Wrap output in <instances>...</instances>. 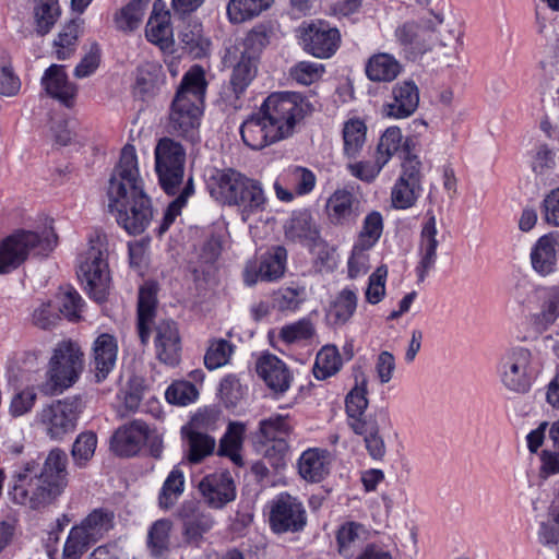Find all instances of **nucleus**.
<instances>
[{"label": "nucleus", "mask_w": 559, "mask_h": 559, "mask_svg": "<svg viewBox=\"0 0 559 559\" xmlns=\"http://www.w3.org/2000/svg\"><path fill=\"white\" fill-rule=\"evenodd\" d=\"M108 207L130 235L142 234L153 219L151 199L144 192L133 145L121 150L107 188Z\"/></svg>", "instance_id": "obj_1"}, {"label": "nucleus", "mask_w": 559, "mask_h": 559, "mask_svg": "<svg viewBox=\"0 0 559 559\" xmlns=\"http://www.w3.org/2000/svg\"><path fill=\"white\" fill-rule=\"evenodd\" d=\"M206 87L205 71L201 66H192L183 74L169 115V128L173 133L194 141Z\"/></svg>", "instance_id": "obj_2"}, {"label": "nucleus", "mask_w": 559, "mask_h": 559, "mask_svg": "<svg viewBox=\"0 0 559 559\" xmlns=\"http://www.w3.org/2000/svg\"><path fill=\"white\" fill-rule=\"evenodd\" d=\"M213 180L215 187L212 188V194L228 205L237 206L242 221L265 210L266 197L258 180L234 169L217 171Z\"/></svg>", "instance_id": "obj_3"}, {"label": "nucleus", "mask_w": 559, "mask_h": 559, "mask_svg": "<svg viewBox=\"0 0 559 559\" xmlns=\"http://www.w3.org/2000/svg\"><path fill=\"white\" fill-rule=\"evenodd\" d=\"M58 243V237L51 227L40 233L19 230L0 242V274H7L19 267L29 254L48 255Z\"/></svg>", "instance_id": "obj_4"}, {"label": "nucleus", "mask_w": 559, "mask_h": 559, "mask_svg": "<svg viewBox=\"0 0 559 559\" xmlns=\"http://www.w3.org/2000/svg\"><path fill=\"white\" fill-rule=\"evenodd\" d=\"M259 110L278 135L285 140L293 135L296 126L313 108L300 94L278 92L267 96Z\"/></svg>", "instance_id": "obj_5"}, {"label": "nucleus", "mask_w": 559, "mask_h": 559, "mask_svg": "<svg viewBox=\"0 0 559 559\" xmlns=\"http://www.w3.org/2000/svg\"><path fill=\"white\" fill-rule=\"evenodd\" d=\"M83 367L80 346L71 341L59 343L49 360L47 381L41 385V392L46 395L62 393L79 380Z\"/></svg>", "instance_id": "obj_6"}, {"label": "nucleus", "mask_w": 559, "mask_h": 559, "mask_svg": "<svg viewBox=\"0 0 559 559\" xmlns=\"http://www.w3.org/2000/svg\"><path fill=\"white\" fill-rule=\"evenodd\" d=\"M78 276L95 301L103 302L106 299L110 276L104 235H96L90 239L88 249L80 258Z\"/></svg>", "instance_id": "obj_7"}, {"label": "nucleus", "mask_w": 559, "mask_h": 559, "mask_svg": "<svg viewBox=\"0 0 559 559\" xmlns=\"http://www.w3.org/2000/svg\"><path fill=\"white\" fill-rule=\"evenodd\" d=\"M418 21H405L394 31L396 44L405 58L415 60L430 51L438 43L437 27L443 23L441 14H431Z\"/></svg>", "instance_id": "obj_8"}, {"label": "nucleus", "mask_w": 559, "mask_h": 559, "mask_svg": "<svg viewBox=\"0 0 559 559\" xmlns=\"http://www.w3.org/2000/svg\"><path fill=\"white\" fill-rule=\"evenodd\" d=\"M33 471L34 465L27 463L24 471L15 476L10 496L15 503L37 510L50 504L61 495V485H51L37 474L33 476Z\"/></svg>", "instance_id": "obj_9"}, {"label": "nucleus", "mask_w": 559, "mask_h": 559, "mask_svg": "<svg viewBox=\"0 0 559 559\" xmlns=\"http://www.w3.org/2000/svg\"><path fill=\"white\" fill-rule=\"evenodd\" d=\"M186 152L171 139H160L155 147V168L163 190L174 195L183 180Z\"/></svg>", "instance_id": "obj_10"}, {"label": "nucleus", "mask_w": 559, "mask_h": 559, "mask_svg": "<svg viewBox=\"0 0 559 559\" xmlns=\"http://www.w3.org/2000/svg\"><path fill=\"white\" fill-rule=\"evenodd\" d=\"M84 407L80 396H68L43 407L38 413L40 424L51 439H62L74 431Z\"/></svg>", "instance_id": "obj_11"}, {"label": "nucleus", "mask_w": 559, "mask_h": 559, "mask_svg": "<svg viewBox=\"0 0 559 559\" xmlns=\"http://www.w3.org/2000/svg\"><path fill=\"white\" fill-rule=\"evenodd\" d=\"M500 372L501 381L508 390L515 393L527 392L534 372L532 352L523 346L508 348L500 359Z\"/></svg>", "instance_id": "obj_12"}, {"label": "nucleus", "mask_w": 559, "mask_h": 559, "mask_svg": "<svg viewBox=\"0 0 559 559\" xmlns=\"http://www.w3.org/2000/svg\"><path fill=\"white\" fill-rule=\"evenodd\" d=\"M269 522L277 534L300 532L307 524L306 510L297 498L281 493L271 503Z\"/></svg>", "instance_id": "obj_13"}, {"label": "nucleus", "mask_w": 559, "mask_h": 559, "mask_svg": "<svg viewBox=\"0 0 559 559\" xmlns=\"http://www.w3.org/2000/svg\"><path fill=\"white\" fill-rule=\"evenodd\" d=\"M305 50L317 58H330L337 50L341 34L325 21L310 23L302 33Z\"/></svg>", "instance_id": "obj_14"}, {"label": "nucleus", "mask_w": 559, "mask_h": 559, "mask_svg": "<svg viewBox=\"0 0 559 559\" xmlns=\"http://www.w3.org/2000/svg\"><path fill=\"white\" fill-rule=\"evenodd\" d=\"M437 219L432 210L426 212L421 224L418 240L419 261L416 266L417 282L423 283L431 270L435 269L438 254L439 240L437 239Z\"/></svg>", "instance_id": "obj_15"}, {"label": "nucleus", "mask_w": 559, "mask_h": 559, "mask_svg": "<svg viewBox=\"0 0 559 559\" xmlns=\"http://www.w3.org/2000/svg\"><path fill=\"white\" fill-rule=\"evenodd\" d=\"M156 358L164 365L175 367L181 359V336L177 322L159 320L154 328Z\"/></svg>", "instance_id": "obj_16"}, {"label": "nucleus", "mask_w": 559, "mask_h": 559, "mask_svg": "<svg viewBox=\"0 0 559 559\" xmlns=\"http://www.w3.org/2000/svg\"><path fill=\"white\" fill-rule=\"evenodd\" d=\"M287 260V251L284 247L277 246L265 253L260 264L248 262L243 270V282L253 286L259 280L272 282L284 275Z\"/></svg>", "instance_id": "obj_17"}, {"label": "nucleus", "mask_w": 559, "mask_h": 559, "mask_svg": "<svg viewBox=\"0 0 559 559\" xmlns=\"http://www.w3.org/2000/svg\"><path fill=\"white\" fill-rule=\"evenodd\" d=\"M259 432L265 441L272 442L265 450V457L274 460V465H280L289 449L285 439L292 432L287 416L276 414L262 419Z\"/></svg>", "instance_id": "obj_18"}, {"label": "nucleus", "mask_w": 559, "mask_h": 559, "mask_svg": "<svg viewBox=\"0 0 559 559\" xmlns=\"http://www.w3.org/2000/svg\"><path fill=\"white\" fill-rule=\"evenodd\" d=\"M198 488L205 502L214 509H221L236 498L235 481L226 471L204 476Z\"/></svg>", "instance_id": "obj_19"}, {"label": "nucleus", "mask_w": 559, "mask_h": 559, "mask_svg": "<svg viewBox=\"0 0 559 559\" xmlns=\"http://www.w3.org/2000/svg\"><path fill=\"white\" fill-rule=\"evenodd\" d=\"M255 370L275 394H284L290 388L293 374L286 364L275 355H262L255 364Z\"/></svg>", "instance_id": "obj_20"}, {"label": "nucleus", "mask_w": 559, "mask_h": 559, "mask_svg": "<svg viewBox=\"0 0 559 559\" xmlns=\"http://www.w3.org/2000/svg\"><path fill=\"white\" fill-rule=\"evenodd\" d=\"M148 438V426L142 420H133L116 430L110 440V449L119 456H132Z\"/></svg>", "instance_id": "obj_21"}, {"label": "nucleus", "mask_w": 559, "mask_h": 559, "mask_svg": "<svg viewBox=\"0 0 559 559\" xmlns=\"http://www.w3.org/2000/svg\"><path fill=\"white\" fill-rule=\"evenodd\" d=\"M419 105V90L412 80L396 83L392 88V100L383 107L385 116L404 119L412 116Z\"/></svg>", "instance_id": "obj_22"}, {"label": "nucleus", "mask_w": 559, "mask_h": 559, "mask_svg": "<svg viewBox=\"0 0 559 559\" xmlns=\"http://www.w3.org/2000/svg\"><path fill=\"white\" fill-rule=\"evenodd\" d=\"M240 134L243 143L252 150H261L283 140L260 110L242 122Z\"/></svg>", "instance_id": "obj_23"}, {"label": "nucleus", "mask_w": 559, "mask_h": 559, "mask_svg": "<svg viewBox=\"0 0 559 559\" xmlns=\"http://www.w3.org/2000/svg\"><path fill=\"white\" fill-rule=\"evenodd\" d=\"M359 201L346 189H337L328 199L325 212L331 224L343 226L354 222L358 216Z\"/></svg>", "instance_id": "obj_24"}, {"label": "nucleus", "mask_w": 559, "mask_h": 559, "mask_svg": "<svg viewBox=\"0 0 559 559\" xmlns=\"http://www.w3.org/2000/svg\"><path fill=\"white\" fill-rule=\"evenodd\" d=\"M41 84L52 98L58 99L67 107L73 105L78 93L75 84L68 80L63 66L52 64L44 73Z\"/></svg>", "instance_id": "obj_25"}, {"label": "nucleus", "mask_w": 559, "mask_h": 559, "mask_svg": "<svg viewBox=\"0 0 559 559\" xmlns=\"http://www.w3.org/2000/svg\"><path fill=\"white\" fill-rule=\"evenodd\" d=\"M559 258V233H550L540 237L531 252L533 269L545 276L556 270Z\"/></svg>", "instance_id": "obj_26"}, {"label": "nucleus", "mask_w": 559, "mask_h": 559, "mask_svg": "<svg viewBox=\"0 0 559 559\" xmlns=\"http://www.w3.org/2000/svg\"><path fill=\"white\" fill-rule=\"evenodd\" d=\"M94 368L97 382L105 380L114 369L117 360L118 346L114 336L99 335L94 343Z\"/></svg>", "instance_id": "obj_27"}, {"label": "nucleus", "mask_w": 559, "mask_h": 559, "mask_svg": "<svg viewBox=\"0 0 559 559\" xmlns=\"http://www.w3.org/2000/svg\"><path fill=\"white\" fill-rule=\"evenodd\" d=\"M285 236L294 242L314 245L320 237L318 226L308 211L294 213L285 225Z\"/></svg>", "instance_id": "obj_28"}, {"label": "nucleus", "mask_w": 559, "mask_h": 559, "mask_svg": "<svg viewBox=\"0 0 559 559\" xmlns=\"http://www.w3.org/2000/svg\"><path fill=\"white\" fill-rule=\"evenodd\" d=\"M173 35L169 11L158 8V4L154 3L145 27L147 40L165 49L173 44Z\"/></svg>", "instance_id": "obj_29"}, {"label": "nucleus", "mask_w": 559, "mask_h": 559, "mask_svg": "<svg viewBox=\"0 0 559 559\" xmlns=\"http://www.w3.org/2000/svg\"><path fill=\"white\" fill-rule=\"evenodd\" d=\"M298 471L307 481H321L329 474V452L318 448L306 450L299 457Z\"/></svg>", "instance_id": "obj_30"}, {"label": "nucleus", "mask_w": 559, "mask_h": 559, "mask_svg": "<svg viewBox=\"0 0 559 559\" xmlns=\"http://www.w3.org/2000/svg\"><path fill=\"white\" fill-rule=\"evenodd\" d=\"M368 378L367 376L360 371L355 376V385L347 393L345 399V408L346 414L348 416V425L352 428V424L355 420L358 421H370L371 419H367L364 414L368 407L369 401L367 399L368 394Z\"/></svg>", "instance_id": "obj_31"}, {"label": "nucleus", "mask_w": 559, "mask_h": 559, "mask_svg": "<svg viewBox=\"0 0 559 559\" xmlns=\"http://www.w3.org/2000/svg\"><path fill=\"white\" fill-rule=\"evenodd\" d=\"M94 544L115 526V513L107 508L94 509L76 525Z\"/></svg>", "instance_id": "obj_32"}, {"label": "nucleus", "mask_w": 559, "mask_h": 559, "mask_svg": "<svg viewBox=\"0 0 559 559\" xmlns=\"http://www.w3.org/2000/svg\"><path fill=\"white\" fill-rule=\"evenodd\" d=\"M156 302V287L153 284L142 286L138 299V333L143 345L150 340L148 323L155 316Z\"/></svg>", "instance_id": "obj_33"}, {"label": "nucleus", "mask_w": 559, "mask_h": 559, "mask_svg": "<svg viewBox=\"0 0 559 559\" xmlns=\"http://www.w3.org/2000/svg\"><path fill=\"white\" fill-rule=\"evenodd\" d=\"M401 63L385 52L373 55L366 64V74L373 82H391L401 73Z\"/></svg>", "instance_id": "obj_34"}, {"label": "nucleus", "mask_w": 559, "mask_h": 559, "mask_svg": "<svg viewBox=\"0 0 559 559\" xmlns=\"http://www.w3.org/2000/svg\"><path fill=\"white\" fill-rule=\"evenodd\" d=\"M173 522L168 519L155 521L147 532V549L154 558L166 557L170 551Z\"/></svg>", "instance_id": "obj_35"}, {"label": "nucleus", "mask_w": 559, "mask_h": 559, "mask_svg": "<svg viewBox=\"0 0 559 559\" xmlns=\"http://www.w3.org/2000/svg\"><path fill=\"white\" fill-rule=\"evenodd\" d=\"M213 524L214 520L210 513L194 511L185 515L182 525L185 540L190 545L199 546Z\"/></svg>", "instance_id": "obj_36"}, {"label": "nucleus", "mask_w": 559, "mask_h": 559, "mask_svg": "<svg viewBox=\"0 0 559 559\" xmlns=\"http://www.w3.org/2000/svg\"><path fill=\"white\" fill-rule=\"evenodd\" d=\"M257 74V59L252 55L242 52L239 61L235 64L230 76V86L238 99L247 90Z\"/></svg>", "instance_id": "obj_37"}, {"label": "nucleus", "mask_w": 559, "mask_h": 559, "mask_svg": "<svg viewBox=\"0 0 559 559\" xmlns=\"http://www.w3.org/2000/svg\"><path fill=\"white\" fill-rule=\"evenodd\" d=\"M245 425L240 423H230L227 431L219 441L217 454L229 457L236 465H242L240 451L243 443Z\"/></svg>", "instance_id": "obj_38"}, {"label": "nucleus", "mask_w": 559, "mask_h": 559, "mask_svg": "<svg viewBox=\"0 0 559 559\" xmlns=\"http://www.w3.org/2000/svg\"><path fill=\"white\" fill-rule=\"evenodd\" d=\"M67 463L68 456L60 449H53L49 452L45 460L40 476L48 480L49 484H60V492L62 493L68 485L67 480Z\"/></svg>", "instance_id": "obj_39"}, {"label": "nucleus", "mask_w": 559, "mask_h": 559, "mask_svg": "<svg viewBox=\"0 0 559 559\" xmlns=\"http://www.w3.org/2000/svg\"><path fill=\"white\" fill-rule=\"evenodd\" d=\"M358 297L350 288L342 289L330 306L328 317L334 324L343 325L354 316L357 308Z\"/></svg>", "instance_id": "obj_40"}, {"label": "nucleus", "mask_w": 559, "mask_h": 559, "mask_svg": "<svg viewBox=\"0 0 559 559\" xmlns=\"http://www.w3.org/2000/svg\"><path fill=\"white\" fill-rule=\"evenodd\" d=\"M352 429L356 435L365 437V444L369 455L374 460H381L385 455V443L379 435L377 421H358L352 424Z\"/></svg>", "instance_id": "obj_41"}, {"label": "nucleus", "mask_w": 559, "mask_h": 559, "mask_svg": "<svg viewBox=\"0 0 559 559\" xmlns=\"http://www.w3.org/2000/svg\"><path fill=\"white\" fill-rule=\"evenodd\" d=\"M185 490V475L179 466H175L166 477L158 495V506L164 510L171 509Z\"/></svg>", "instance_id": "obj_42"}, {"label": "nucleus", "mask_w": 559, "mask_h": 559, "mask_svg": "<svg viewBox=\"0 0 559 559\" xmlns=\"http://www.w3.org/2000/svg\"><path fill=\"white\" fill-rule=\"evenodd\" d=\"M273 0H229L227 14L233 23H242L260 15Z\"/></svg>", "instance_id": "obj_43"}, {"label": "nucleus", "mask_w": 559, "mask_h": 559, "mask_svg": "<svg viewBox=\"0 0 559 559\" xmlns=\"http://www.w3.org/2000/svg\"><path fill=\"white\" fill-rule=\"evenodd\" d=\"M342 368V358L334 345L323 346L317 354L313 376L318 380H325L336 374Z\"/></svg>", "instance_id": "obj_44"}, {"label": "nucleus", "mask_w": 559, "mask_h": 559, "mask_svg": "<svg viewBox=\"0 0 559 559\" xmlns=\"http://www.w3.org/2000/svg\"><path fill=\"white\" fill-rule=\"evenodd\" d=\"M60 16L58 0H35L34 17L36 32L45 35L50 32Z\"/></svg>", "instance_id": "obj_45"}, {"label": "nucleus", "mask_w": 559, "mask_h": 559, "mask_svg": "<svg viewBox=\"0 0 559 559\" xmlns=\"http://www.w3.org/2000/svg\"><path fill=\"white\" fill-rule=\"evenodd\" d=\"M146 3L142 0H131L115 16L117 28L123 32L136 29L144 17Z\"/></svg>", "instance_id": "obj_46"}, {"label": "nucleus", "mask_w": 559, "mask_h": 559, "mask_svg": "<svg viewBox=\"0 0 559 559\" xmlns=\"http://www.w3.org/2000/svg\"><path fill=\"white\" fill-rule=\"evenodd\" d=\"M344 152L348 157H355L366 141V126L360 120H350L343 129Z\"/></svg>", "instance_id": "obj_47"}, {"label": "nucleus", "mask_w": 559, "mask_h": 559, "mask_svg": "<svg viewBox=\"0 0 559 559\" xmlns=\"http://www.w3.org/2000/svg\"><path fill=\"white\" fill-rule=\"evenodd\" d=\"M420 185L399 178L392 188V204L396 209H408L413 206L419 197Z\"/></svg>", "instance_id": "obj_48"}, {"label": "nucleus", "mask_w": 559, "mask_h": 559, "mask_svg": "<svg viewBox=\"0 0 559 559\" xmlns=\"http://www.w3.org/2000/svg\"><path fill=\"white\" fill-rule=\"evenodd\" d=\"M80 22L72 20L63 26L55 39L56 56L59 60L68 59L75 50L79 37Z\"/></svg>", "instance_id": "obj_49"}, {"label": "nucleus", "mask_w": 559, "mask_h": 559, "mask_svg": "<svg viewBox=\"0 0 559 559\" xmlns=\"http://www.w3.org/2000/svg\"><path fill=\"white\" fill-rule=\"evenodd\" d=\"M367 534L366 528L360 523L346 522L337 531L336 540L338 545V551L345 557L350 556V549L365 538Z\"/></svg>", "instance_id": "obj_50"}, {"label": "nucleus", "mask_w": 559, "mask_h": 559, "mask_svg": "<svg viewBox=\"0 0 559 559\" xmlns=\"http://www.w3.org/2000/svg\"><path fill=\"white\" fill-rule=\"evenodd\" d=\"M382 231L383 217L380 212L372 211L365 217L356 243L365 248H372L380 239Z\"/></svg>", "instance_id": "obj_51"}, {"label": "nucleus", "mask_w": 559, "mask_h": 559, "mask_svg": "<svg viewBox=\"0 0 559 559\" xmlns=\"http://www.w3.org/2000/svg\"><path fill=\"white\" fill-rule=\"evenodd\" d=\"M559 317V286L545 289L540 295V311L536 320L545 325L552 324Z\"/></svg>", "instance_id": "obj_52"}, {"label": "nucleus", "mask_w": 559, "mask_h": 559, "mask_svg": "<svg viewBox=\"0 0 559 559\" xmlns=\"http://www.w3.org/2000/svg\"><path fill=\"white\" fill-rule=\"evenodd\" d=\"M188 460L191 463L201 462L205 456L212 454L215 449V439L199 431H191L188 435Z\"/></svg>", "instance_id": "obj_53"}, {"label": "nucleus", "mask_w": 559, "mask_h": 559, "mask_svg": "<svg viewBox=\"0 0 559 559\" xmlns=\"http://www.w3.org/2000/svg\"><path fill=\"white\" fill-rule=\"evenodd\" d=\"M402 141L403 136L400 128L390 127L384 131L380 138L376 152L381 164H388L392 156L399 152Z\"/></svg>", "instance_id": "obj_54"}, {"label": "nucleus", "mask_w": 559, "mask_h": 559, "mask_svg": "<svg viewBox=\"0 0 559 559\" xmlns=\"http://www.w3.org/2000/svg\"><path fill=\"white\" fill-rule=\"evenodd\" d=\"M305 288L299 286L281 287L273 294V305L280 311H295L304 300Z\"/></svg>", "instance_id": "obj_55"}, {"label": "nucleus", "mask_w": 559, "mask_h": 559, "mask_svg": "<svg viewBox=\"0 0 559 559\" xmlns=\"http://www.w3.org/2000/svg\"><path fill=\"white\" fill-rule=\"evenodd\" d=\"M92 544L94 543L76 525L73 526L66 539L62 559H81Z\"/></svg>", "instance_id": "obj_56"}, {"label": "nucleus", "mask_w": 559, "mask_h": 559, "mask_svg": "<svg viewBox=\"0 0 559 559\" xmlns=\"http://www.w3.org/2000/svg\"><path fill=\"white\" fill-rule=\"evenodd\" d=\"M231 353L233 345L228 341H214L205 353L204 365L209 370H215L228 362Z\"/></svg>", "instance_id": "obj_57"}, {"label": "nucleus", "mask_w": 559, "mask_h": 559, "mask_svg": "<svg viewBox=\"0 0 559 559\" xmlns=\"http://www.w3.org/2000/svg\"><path fill=\"white\" fill-rule=\"evenodd\" d=\"M159 68L155 64L145 63L138 68L135 93L142 97L154 93L158 83Z\"/></svg>", "instance_id": "obj_58"}, {"label": "nucleus", "mask_w": 559, "mask_h": 559, "mask_svg": "<svg viewBox=\"0 0 559 559\" xmlns=\"http://www.w3.org/2000/svg\"><path fill=\"white\" fill-rule=\"evenodd\" d=\"M193 192V180L192 178H189L179 195L168 205L163 218V223L159 227V234L165 233L169 228L176 217L180 214L181 209L186 205L188 198L191 197Z\"/></svg>", "instance_id": "obj_59"}, {"label": "nucleus", "mask_w": 559, "mask_h": 559, "mask_svg": "<svg viewBox=\"0 0 559 559\" xmlns=\"http://www.w3.org/2000/svg\"><path fill=\"white\" fill-rule=\"evenodd\" d=\"M165 396L170 404L188 405L197 400L198 390L188 381H177L168 386Z\"/></svg>", "instance_id": "obj_60"}, {"label": "nucleus", "mask_w": 559, "mask_h": 559, "mask_svg": "<svg viewBox=\"0 0 559 559\" xmlns=\"http://www.w3.org/2000/svg\"><path fill=\"white\" fill-rule=\"evenodd\" d=\"M97 445L96 435L93 432L80 433L72 447V456L80 466L84 465L94 455Z\"/></svg>", "instance_id": "obj_61"}, {"label": "nucleus", "mask_w": 559, "mask_h": 559, "mask_svg": "<svg viewBox=\"0 0 559 559\" xmlns=\"http://www.w3.org/2000/svg\"><path fill=\"white\" fill-rule=\"evenodd\" d=\"M323 73V64L310 61H300L290 69V76L302 85H310L317 82Z\"/></svg>", "instance_id": "obj_62"}, {"label": "nucleus", "mask_w": 559, "mask_h": 559, "mask_svg": "<svg viewBox=\"0 0 559 559\" xmlns=\"http://www.w3.org/2000/svg\"><path fill=\"white\" fill-rule=\"evenodd\" d=\"M60 312L71 321L80 318L83 308V300L80 294L72 287L62 288L59 294Z\"/></svg>", "instance_id": "obj_63"}, {"label": "nucleus", "mask_w": 559, "mask_h": 559, "mask_svg": "<svg viewBox=\"0 0 559 559\" xmlns=\"http://www.w3.org/2000/svg\"><path fill=\"white\" fill-rule=\"evenodd\" d=\"M388 269L381 265L369 276L368 287L365 293L366 300L371 305L379 304L385 296V281Z\"/></svg>", "instance_id": "obj_64"}]
</instances>
